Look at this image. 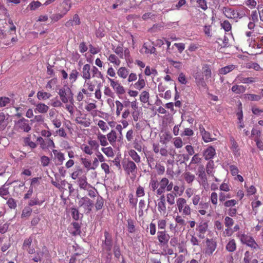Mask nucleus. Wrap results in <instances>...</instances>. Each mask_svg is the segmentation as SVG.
<instances>
[{
  "label": "nucleus",
  "instance_id": "nucleus-1",
  "mask_svg": "<svg viewBox=\"0 0 263 263\" xmlns=\"http://www.w3.org/2000/svg\"><path fill=\"white\" fill-rule=\"evenodd\" d=\"M58 93L63 103H72V102H74L73 93L71 88L67 85H64L62 88H60Z\"/></svg>",
  "mask_w": 263,
  "mask_h": 263
},
{
  "label": "nucleus",
  "instance_id": "nucleus-2",
  "mask_svg": "<svg viewBox=\"0 0 263 263\" xmlns=\"http://www.w3.org/2000/svg\"><path fill=\"white\" fill-rule=\"evenodd\" d=\"M176 206L179 213L184 216H190L192 209L190 206L187 204L185 199L179 197L176 200Z\"/></svg>",
  "mask_w": 263,
  "mask_h": 263
},
{
  "label": "nucleus",
  "instance_id": "nucleus-3",
  "mask_svg": "<svg viewBox=\"0 0 263 263\" xmlns=\"http://www.w3.org/2000/svg\"><path fill=\"white\" fill-rule=\"evenodd\" d=\"M99 147V143L95 140H89L87 143H83L80 147L83 153L90 156L93 153L94 151L98 150Z\"/></svg>",
  "mask_w": 263,
  "mask_h": 263
},
{
  "label": "nucleus",
  "instance_id": "nucleus-4",
  "mask_svg": "<svg viewBox=\"0 0 263 263\" xmlns=\"http://www.w3.org/2000/svg\"><path fill=\"white\" fill-rule=\"evenodd\" d=\"M159 187L157 191L158 195H161L165 191H171L173 189V182H170L168 179L166 177L162 178L159 182Z\"/></svg>",
  "mask_w": 263,
  "mask_h": 263
},
{
  "label": "nucleus",
  "instance_id": "nucleus-5",
  "mask_svg": "<svg viewBox=\"0 0 263 263\" xmlns=\"http://www.w3.org/2000/svg\"><path fill=\"white\" fill-rule=\"evenodd\" d=\"M239 237L242 243L246 244L253 249L258 248V245L252 237L245 234L239 235Z\"/></svg>",
  "mask_w": 263,
  "mask_h": 263
},
{
  "label": "nucleus",
  "instance_id": "nucleus-6",
  "mask_svg": "<svg viewBox=\"0 0 263 263\" xmlns=\"http://www.w3.org/2000/svg\"><path fill=\"white\" fill-rule=\"evenodd\" d=\"M123 167L124 171L128 175L133 174L135 175L137 171V167L134 161L127 159L125 160L123 164Z\"/></svg>",
  "mask_w": 263,
  "mask_h": 263
},
{
  "label": "nucleus",
  "instance_id": "nucleus-7",
  "mask_svg": "<svg viewBox=\"0 0 263 263\" xmlns=\"http://www.w3.org/2000/svg\"><path fill=\"white\" fill-rule=\"evenodd\" d=\"M108 81L117 95H122L125 93V89L118 80L108 78Z\"/></svg>",
  "mask_w": 263,
  "mask_h": 263
},
{
  "label": "nucleus",
  "instance_id": "nucleus-8",
  "mask_svg": "<svg viewBox=\"0 0 263 263\" xmlns=\"http://www.w3.org/2000/svg\"><path fill=\"white\" fill-rule=\"evenodd\" d=\"M80 207H82L85 211L89 213L92 209L93 203V202L88 197H84L80 199L78 202Z\"/></svg>",
  "mask_w": 263,
  "mask_h": 263
},
{
  "label": "nucleus",
  "instance_id": "nucleus-9",
  "mask_svg": "<svg viewBox=\"0 0 263 263\" xmlns=\"http://www.w3.org/2000/svg\"><path fill=\"white\" fill-rule=\"evenodd\" d=\"M15 127L17 130H23L26 133L28 132L31 129L28 120L24 118L18 120L15 124Z\"/></svg>",
  "mask_w": 263,
  "mask_h": 263
},
{
  "label": "nucleus",
  "instance_id": "nucleus-10",
  "mask_svg": "<svg viewBox=\"0 0 263 263\" xmlns=\"http://www.w3.org/2000/svg\"><path fill=\"white\" fill-rule=\"evenodd\" d=\"M208 228V221L205 219L201 218L196 230L199 232V237L202 238L207 231Z\"/></svg>",
  "mask_w": 263,
  "mask_h": 263
},
{
  "label": "nucleus",
  "instance_id": "nucleus-11",
  "mask_svg": "<svg viewBox=\"0 0 263 263\" xmlns=\"http://www.w3.org/2000/svg\"><path fill=\"white\" fill-rule=\"evenodd\" d=\"M76 122L85 127L90 126L91 124V119L86 114L81 115V116L76 117Z\"/></svg>",
  "mask_w": 263,
  "mask_h": 263
},
{
  "label": "nucleus",
  "instance_id": "nucleus-12",
  "mask_svg": "<svg viewBox=\"0 0 263 263\" xmlns=\"http://www.w3.org/2000/svg\"><path fill=\"white\" fill-rule=\"evenodd\" d=\"M157 238L161 246H165L167 244L170 237L165 231H158Z\"/></svg>",
  "mask_w": 263,
  "mask_h": 263
},
{
  "label": "nucleus",
  "instance_id": "nucleus-13",
  "mask_svg": "<svg viewBox=\"0 0 263 263\" xmlns=\"http://www.w3.org/2000/svg\"><path fill=\"white\" fill-rule=\"evenodd\" d=\"M52 152L54 155L55 164L57 165L63 164L65 159L64 154L57 149H53Z\"/></svg>",
  "mask_w": 263,
  "mask_h": 263
},
{
  "label": "nucleus",
  "instance_id": "nucleus-14",
  "mask_svg": "<svg viewBox=\"0 0 263 263\" xmlns=\"http://www.w3.org/2000/svg\"><path fill=\"white\" fill-rule=\"evenodd\" d=\"M194 77L196 80V83L200 88H205L206 85L204 80L203 74L200 71H197Z\"/></svg>",
  "mask_w": 263,
  "mask_h": 263
},
{
  "label": "nucleus",
  "instance_id": "nucleus-15",
  "mask_svg": "<svg viewBox=\"0 0 263 263\" xmlns=\"http://www.w3.org/2000/svg\"><path fill=\"white\" fill-rule=\"evenodd\" d=\"M197 175L200 179V184H201L205 189V186L207 185V179L204 171V168L203 166H201L199 167Z\"/></svg>",
  "mask_w": 263,
  "mask_h": 263
},
{
  "label": "nucleus",
  "instance_id": "nucleus-16",
  "mask_svg": "<svg viewBox=\"0 0 263 263\" xmlns=\"http://www.w3.org/2000/svg\"><path fill=\"white\" fill-rule=\"evenodd\" d=\"M91 67L88 64H85L81 72V76L85 80H89L91 78Z\"/></svg>",
  "mask_w": 263,
  "mask_h": 263
},
{
  "label": "nucleus",
  "instance_id": "nucleus-17",
  "mask_svg": "<svg viewBox=\"0 0 263 263\" xmlns=\"http://www.w3.org/2000/svg\"><path fill=\"white\" fill-rule=\"evenodd\" d=\"M158 210L160 214L165 215L166 213V208L165 197L164 195L161 196L158 200Z\"/></svg>",
  "mask_w": 263,
  "mask_h": 263
},
{
  "label": "nucleus",
  "instance_id": "nucleus-18",
  "mask_svg": "<svg viewBox=\"0 0 263 263\" xmlns=\"http://www.w3.org/2000/svg\"><path fill=\"white\" fill-rule=\"evenodd\" d=\"M216 155L215 149L212 146L207 147L203 153L204 159L206 160H211Z\"/></svg>",
  "mask_w": 263,
  "mask_h": 263
},
{
  "label": "nucleus",
  "instance_id": "nucleus-19",
  "mask_svg": "<svg viewBox=\"0 0 263 263\" xmlns=\"http://www.w3.org/2000/svg\"><path fill=\"white\" fill-rule=\"evenodd\" d=\"M223 14L228 18H235L236 11L230 7H224L222 9Z\"/></svg>",
  "mask_w": 263,
  "mask_h": 263
},
{
  "label": "nucleus",
  "instance_id": "nucleus-20",
  "mask_svg": "<svg viewBox=\"0 0 263 263\" xmlns=\"http://www.w3.org/2000/svg\"><path fill=\"white\" fill-rule=\"evenodd\" d=\"M81 23L80 19L77 14L74 15L72 20H69L65 23V25L67 27H70L74 25H79Z\"/></svg>",
  "mask_w": 263,
  "mask_h": 263
},
{
  "label": "nucleus",
  "instance_id": "nucleus-21",
  "mask_svg": "<svg viewBox=\"0 0 263 263\" xmlns=\"http://www.w3.org/2000/svg\"><path fill=\"white\" fill-rule=\"evenodd\" d=\"M70 233L74 236L80 235L81 233V227L77 222H72L71 227L70 228Z\"/></svg>",
  "mask_w": 263,
  "mask_h": 263
},
{
  "label": "nucleus",
  "instance_id": "nucleus-22",
  "mask_svg": "<svg viewBox=\"0 0 263 263\" xmlns=\"http://www.w3.org/2000/svg\"><path fill=\"white\" fill-rule=\"evenodd\" d=\"M129 70L125 67H121L117 70V73L119 78L125 79L128 77Z\"/></svg>",
  "mask_w": 263,
  "mask_h": 263
},
{
  "label": "nucleus",
  "instance_id": "nucleus-23",
  "mask_svg": "<svg viewBox=\"0 0 263 263\" xmlns=\"http://www.w3.org/2000/svg\"><path fill=\"white\" fill-rule=\"evenodd\" d=\"M106 136L109 143L111 145L114 146L117 139V134L115 130L112 129L107 134Z\"/></svg>",
  "mask_w": 263,
  "mask_h": 263
},
{
  "label": "nucleus",
  "instance_id": "nucleus-24",
  "mask_svg": "<svg viewBox=\"0 0 263 263\" xmlns=\"http://www.w3.org/2000/svg\"><path fill=\"white\" fill-rule=\"evenodd\" d=\"M149 186L152 191L157 193V191H158V189L159 187V181L156 177H151L149 183Z\"/></svg>",
  "mask_w": 263,
  "mask_h": 263
},
{
  "label": "nucleus",
  "instance_id": "nucleus-25",
  "mask_svg": "<svg viewBox=\"0 0 263 263\" xmlns=\"http://www.w3.org/2000/svg\"><path fill=\"white\" fill-rule=\"evenodd\" d=\"M8 115L3 112L0 113V130H3L7 125Z\"/></svg>",
  "mask_w": 263,
  "mask_h": 263
},
{
  "label": "nucleus",
  "instance_id": "nucleus-26",
  "mask_svg": "<svg viewBox=\"0 0 263 263\" xmlns=\"http://www.w3.org/2000/svg\"><path fill=\"white\" fill-rule=\"evenodd\" d=\"M78 184L79 187L84 190L88 189V188L90 187V186L91 185L87 182V178L85 176H83L79 178Z\"/></svg>",
  "mask_w": 263,
  "mask_h": 263
},
{
  "label": "nucleus",
  "instance_id": "nucleus-27",
  "mask_svg": "<svg viewBox=\"0 0 263 263\" xmlns=\"http://www.w3.org/2000/svg\"><path fill=\"white\" fill-rule=\"evenodd\" d=\"M235 81L244 84H250L255 82L253 78H245L242 75H238L236 78Z\"/></svg>",
  "mask_w": 263,
  "mask_h": 263
},
{
  "label": "nucleus",
  "instance_id": "nucleus-28",
  "mask_svg": "<svg viewBox=\"0 0 263 263\" xmlns=\"http://www.w3.org/2000/svg\"><path fill=\"white\" fill-rule=\"evenodd\" d=\"M206 253L209 255L212 254L216 248V242L208 239L206 241Z\"/></svg>",
  "mask_w": 263,
  "mask_h": 263
},
{
  "label": "nucleus",
  "instance_id": "nucleus-29",
  "mask_svg": "<svg viewBox=\"0 0 263 263\" xmlns=\"http://www.w3.org/2000/svg\"><path fill=\"white\" fill-rule=\"evenodd\" d=\"M243 260L244 263H258V260L254 258L252 254L249 251H246L245 253Z\"/></svg>",
  "mask_w": 263,
  "mask_h": 263
},
{
  "label": "nucleus",
  "instance_id": "nucleus-30",
  "mask_svg": "<svg viewBox=\"0 0 263 263\" xmlns=\"http://www.w3.org/2000/svg\"><path fill=\"white\" fill-rule=\"evenodd\" d=\"M172 139V135L168 132H164L162 133L160 136V142L163 144H166Z\"/></svg>",
  "mask_w": 263,
  "mask_h": 263
},
{
  "label": "nucleus",
  "instance_id": "nucleus-31",
  "mask_svg": "<svg viewBox=\"0 0 263 263\" xmlns=\"http://www.w3.org/2000/svg\"><path fill=\"white\" fill-rule=\"evenodd\" d=\"M230 141L231 142V149L233 151L234 156L238 157L240 155V152L237 142L233 137L231 138Z\"/></svg>",
  "mask_w": 263,
  "mask_h": 263
},
{
  "label": "nucleus",
  "instance_id": "nucleus-32",
  "mask_svg": "<svg viewBox=\"0 0 263 263\" xmlns=\"http://www.w3.org/2000/svg\"><path fill=\"white\" fill-rule=\"evenodd\" d=\"M108 233H105V240L103 245V248L107 251H110L112 248V241L111 239L108 238Z\"/></svg>",
  "mask_w": 263,
  "mask_h": 263
},
{
  "label": "nucleus",
  "instance_id": "nucleus-33",
  "mask_svg": "<svg viewBox=\"0 0 263 263\" xmlns=\"http://www.w3.org/2000/svg\"><path fill=\"white\" fill-rule=\"evenodd\" d=\"M107 60L115 66H119L121 64L120 59L115 54H110L107 57Z\"/></svg>",
  "mask_w": 263,
  "mask_h": 263
},
{
  "label": "nucleus",
  "instance_id": "nucleus-34",
  "mask_svg": "<svg viewBox=\"0 0 263 263\" xmlns=\"http://www.w3.org/2000/svg\"><path fill=\"white\" fill-rule=\"evenodd\" d=\"M91 73L92 74V78H100L103 80L104 79L103 74L98 69V68L95 66H92L91 69Z\"/></svg>",
  "mask_w": 263,
  "mask_h": 263
},
{
  "label": "nucleus",
  "instance_id": "nucleus-35",
  "mask_svg": "<svg viewBox=\"0 0 263 263\" xmlns=\"http://www.w3.org/2000/svg\"><path fill=\"white\" fill-rule=\"evenodd\" d=\"M97 139L101 146H106L108 145V140L107 136L100 133L97 134Z\"/></svg>",
  "mask_w": 263,
  "mask_h": 263
},
{
  "label": "nucleus",
  "instance_id": "nucleus-36",
  "mask_svg": "<svg viewBox=\"0 0 263 263\" xmlns=\"http://www.w3.org/2000/svg\"><path fill=\"white\" fill-rule=\"evenodd\" d=\"M80 161L82 164L87 170V171L92 170L91 162L88 158L82 157L81 158Z\"/></svg>",
  "mask_w": 263,
  "mask_h": 263
},
{
  "label": "nucleus",
  "instance_id": "nucleus-37",
  "mask_svg": "<svg viewBox=\"0 0 263 263\" xmlns=\"http://www.w3.org/2000/svg\"><path fill=\"white\" fill-rule=\"evenodd\" d=\"M49 109V107L45 104L44 103H39L36 105V108L35 109V112H36L37 111L40 113H46Z\"/></svg>",
  "mask_w": 263,
  "mask_h": 263
},
{
  "label": "nucleus",
  "instance_id": "nucleus-38",
  "mask_svg": "<svg viewBox=\"0 0 263 263\" xmlns=\"http://www.w3.org/2000/svg\"><path fill=\"white\" fill-rule=\"evenodd\" d=\"M128 154L135 163H138L140 162L141 158L135 150H129L128 151Z\"/></svg>",
  "mask_w": 263,
  "mask_h": 263
},
{
  "label": "nucleus",
  "instance_id": "nucleus-39",
  "mask_svg": "<svg viewBox=\"0 0 263 263\" xmlns=\"http://www.w3.org/2000/svg\"><path fill=\"white\" fill-rule=\"evenodd\" d=\"M231 90L236 94H240L245 92L246 87L243 85H234L232 86Z\"/></svg>",
  "mask_w": 263,
  "mask_h": 263
},
{
  "label": "nucleus",
  "instance_id": "nucleus-40",
  "mask_svg": "<svg viewBox=\"0 0 263 263\" xmlns=\"http://www.w3.org/2000/svg\"><path fill=\"white\" fill-rule=\"evenodd\" d=\"M11 104V99L8 97H0V107L8 106Z\"/></svg>",
  "mask_w": 263,
  "mask_h": 263
},
{
  "label": "nucleus",
  "instance_id": "nucleus-41",
  "mask_svg": "<svg viewBox=\"0 0 263 263\" xmlns=\"http://www.w3.org/2000/svg\"><path fill=\"white\" fill-rule=\"evenodd\" d=\"M236 249V245L235 240L233 239H231L226 246V249L228 251L232 252L235 251Z\"/></svg>",
  "mask_w": 263,
  "mask_h": 263
},
{
  "label": "nucleus",
  "instance_id": "nucleus-42",
  "mask_svg": "<svg viewBox=\"0 0 263 263\" xmlns=\"http://www.w3.org/2000/svg\"><path fill=\"white\" fill-rule=\"evenodd\" d=\"M101 151L108 157H113L115 155L114 150L110 146L102 147Z\"/></svg>",
  "mask_w": 263,
  "mask_h": 263
},
{
  "label": "nucleus",
  "instance_id": "nucleus-43",
  "mask_svg": "<svg viewBox=\"0 0 263 263\" xmlns=\"http://www.w3.org/2000/svg\"><path fill=\"white\" fill-rule=\"evenodd\" d=\"M149 94L146 91H142L140 95V100L143 103H146L149 102Z\"/></svg>",
  "mask_w": 263,
  "mask_h": 263
},
{
  "label": "nucleus",
  "instance_id": "nucleus-44",
  "mask_svg": "<svg viewBox=\"0 0 263 263\" xmlns=\"http://www.w3.org/2000/svg\"><path fill=\"white\" fill-rule=\"evenodd\" d=\"M245 98L247 99H248L249 101H258L261 99V97L259 95H257L255 94H252V93H247L245 95Z\"/></svg>",
  "mask_w": 263,
  "mask_h": 263
},
{
  "label": "nucleus",
  "instance_id": "nucleus-45",
  "mask_svg": "<svg viewBox=\"0 0 263 263\" xmlns=\"http://www.w3.org/2000/svg\"><path fill=\"white\" fill-rule=\"evenodd\" d=\"M176 195L173 193H167L166 195V201L168 204L172 205L175 203Z\"/></svg>",
  "mask_w": 263,
  "mask_h": 263
},
{
  "label": "nucleus",
  "instance_id": "nucleus-46",
  "mask_svg": "<svg viewBox=\"0 0 263 263\" xmlns=\"http://www.w3.org/2000/svg\"><path fill=\"white\" fill-rule=\"evenodd\" d=\"M51 95L50 93L39 91L37 93V97L39 100H46L50 98Z\"/></svg>",
  "mask_w": 263,
  "mask_h": 263
},
{
  "label": "nucleus",
  "instance_id": "nucleus-47",
  "mask_svg": "<svg viewBox=\"0 0 263 263\" xmlns=\"http://www.w3.org/2000/svg\"><path fill=\"white\" fill-rule=\"evenodd\" d=\"M114 52L118 55L120 59H123L124 58V49L121 46H118L116 48L112 49Z\"/></svg>",
  "mask_w": 263,
  "mask_h": 263
},
{
  "label": "nucleus",
  "instance_id": "nucleus-48",
  "mask_svg": "<svg viewBox=\"0 0 263 263\" xmlns=\"http://www.w3.org/2000/svg\"><path fill=\"white\" fill-rule=\"evenodd\" d=\"M175 222L177 225L179 226L180 228H181L182 227L185 226V220L181 216L177 215L175 217H174Z\"/></svg>",
  "mask_w": 263,
  "mask_h": 263
},
{
  "label": "nucleus",
  "instance_id": "nucleus-49",
  "mask_svg": "<svg viewBox=\"0 0 263 263\" xmlns=\"http://www.w3.org/2000/svg\"><path fill=\"white\" fill-rule=\"evenodd\" d=\"M235 68V66L230 65L221 68L219 70V73L221 74H226L229 72L232 71Z\"/></svg>",
  "mask_w": 263,
  "mask_h": 263
},
{
  "label": "nucleus",
  "instance_id": "nucleus-50",
  "mask_svg": "<svg viewBox=\"0 0 263 263\" xmlns=\"http://www.w3.org/2000/svg\"><path fill=\"white\" fill-rule=\"evenodd\" d=\"M145 84L146 83L144 79L138 80V81L134 84V87L136 89L141 90L145 86Z\"/></svg>",
  "mask_w": 263,
  "mask_h": 263
},
{
  "label": "nucleus",
  "instance_id": "nucleus-51",
  "mask_svg": "<svg viewBox=\"0 0 263 263\" xmlns=\"http://www.w3.org/2000/svg\"><path fill=\"white\" fill-rule=\"evenodd\" d=\"M202 73L204 74L205 79L208 80L211 77V70L208 65H204L202 67Z\"/></svg>",
  "mask_w": 263,
  "mask_h": 263
},
{
  "label": "nucleus",
  "instance_id": "nucleus-52",
  "mask_svg": "<svg viewBox=\"0 0 263 263\" xmlns=\"http://www.w3.org/2000/svg\"><path fill=\"white\" fill-rule=\"evenodd\" d=\"M78 76L79 72L77 70L74 69L71 71L69 77L70 82L71 84L73 83L76 81Z\"/></svg>",
  "mask_w": 263,
  "mask_h": 263
},
{
  "label": "nucleus",
  "instance_id": "nucleus-53",
  "mask_svg": "<svg viewBox=\"0 0 263 263\" xmlns=\"http://www.w3.org/2000/svg\"><path fill=\"white\" fill-rule=\"evenodd\" d=\"M104 205V200L103 198L100 196L97 198L96 202L95 203V208L97 210H101Z\"/></svg>",
  "mask_w": 263,
  "mask_h": 263
},
{
  "label": "nucleus",
  "instance_id": "nucleus-54",
  "mask_svg": "<svg viewBox=\"0 0 263 263\" xmlns=\"http://www.w3.org/2000/svg\"><path fill=\"white\" fill-rule=\"evenodd\" d=\"M185 181L188 183H191L195 179V175L190 172H186L183 175Z\"/></svg>",
  "mask_w": 263,
  "mask_h": 263
},
{
  "label": "nucleus",
  "instance_id": "nucleus-55",
  "mask_svg": "<svg viewBox=\"0 0 263 263\" xmlns=\"http://www.w3.org/2000/svg\"><path fill=\"white\" fill-rule=\"evenodd\" d=\"M202 138L203 140L206 143L214 141L216 139V138H212L211 135L209 132L204 133V134L202 135Z\"/></svg>",
  "mask_w": 263,
  "mask_h": 263
},
{
  "label": "nucleus",
  "instance_id": "nucleus-56",
  "mask_svg": "<svg viewBox=\"0 0 263 263\" xmlns=\"http://www.w3.org/2000/svg\"><path fill=\"white\" fill-rule=\"evenodd\" d=\"M115 104L116 106V115L117 116H119L121 115V111L123 110L124 105L123 103L119 100L115 101Z\"/></svg>",
  "mask_w": 263,
  "mask_h": 263
},
{
  "label": "nucleus",
  "instance_id": "nucleus-57",
  "mask_svg": "<svg viewBox=\"0 0 263 263\" xmlns=\"http://www.w3.org/2000/svg\"><path fill=\"white\" fill-rule=\"evenodd\" d=\"M175 193L176 196H181L184 192V187L183 186H179L178 185H175L174 187L173 186Z\"/></svg>",
  "mask_w": 263,
  "mask_h": 263
},
{
  "label": "nucleus",
  "instance_id": "nucleus-58",
  "mask_svg": "<svg viewBox=\"0 0 263 263\" xmlns=\"http://www.w3.org/2000/svg\"><path fill=\"white\" fill-rule=\"evenodd\" d=\"M9 194V189L7 186L6 183L0 187V196L4 198Z\"/></svg>",
  "mask_w": 263,
  "mask_h": 263
},
{
  "label": "nucleus",
  "instance_id": "nucleus-59",
  "mask_svg": "<svg viewBox=\"0 0 263 263\" xmlns=\"http://www.w3.org/2000/svg\"><path fill=\"white\" fill-rule=\"evenodd\" d=\"M41 5L42 4L39 1H33L29 4L28 8H29L30 10L33 11L39 8Z\"/></svg>",
  "mask_w": 263,
  "mask_h": 263
},
{
  "label": "nucleus",
  "instance_id": "nucleus-60",
  "mask_svg": "<svg viewBox=\"0 0 263 263\" xmlns=\"http://www.w3.org/2000/svg\"><path fill=\"white\" fill-rule=\"evenodd\" d=\"M24 142L25 146H29L31 148H34L36 146V144L31 140L30 137L25 138Z\"/></svg>",
  "mask_w": 263,
  "mask_h": 263
},
{
  "label": "nucleus",
  "instance_id": "nucleus-61",
  "mask_svg": "<svg viewBox=\"0 0 263 263\" xmlns=\"http://www.w3.org/2000/svg\"><path fill=\"white\" fill-rule=\"evenodd\" d=\"M144 73L146 76L153 75L156 76L157 75V71L155 69L151 68L149 66H146L144 70Z\"/></svg>",
  "mask_w": 263,
  "mask_h": 263
},
{
  "label": "nucleus",
  "instance_id": "nucleus-62",
  "mask_svg": "<svg viewBox=\"0 0 263 263\" xmlns=\"http://www.w3.org/2000/svg\"><path fill=\"white\" fill-rule=\"evenodd\" d=\"M127 229L129 233H132L135 231L134 221L132 219L127 220Z\"/></svg>",
  "mask_w": 263,
  "mask_h": 263
},
{
  "label": "nucleus",
  "instance_id": "nucleus-63",
  "mask_svg": "<svg viewBox=\"0 0 263 263\" xmlns=\"http://www.w3.org/2000/svg\"><path fill=\"white\" fill-rule=\"evenodd\" d=\"M261 135V132L259 129L256 128H253L251 131V137L255 140V139H259Z\"/></svg>",
  "mask_w": 263,
  "mask_h": 263
},
{
  "label": "nucleus",
  "instance_id": "nucleus-64",
  "mask_svg": "<svg viewBox=\"0 0 263 263\" xmlns=\"http://www.w3.org/2000/svg\"><path fill=\"white\" fill-rule=\"evenodd\" d=\"M32 213V209L29 206H26L23 210L21 216L23 217H28Z\"/></svg>",
  "mask_w": 263,
  "mask_h": 263
}]
</instances>
